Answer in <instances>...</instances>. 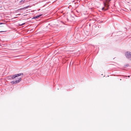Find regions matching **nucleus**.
<instances>
[{"mask_svg":"<svg viewBox=\"0 0 131 131\" xmlns=\"http://www.w3.org/2000/svg\"><path fill=\"white\" fill-rule=\"evenodd\" d=\"M109 3L107 1L106 3H104V5L105 6H106L108 7H109V5H108Z\"/></svg>","mask_w":131,"mask_h":131,"instance_id":"nucleus-4","label":"nucleus"},{"mask_svg":"<svg viewBox=\"0 0 131 131\" xmlns=\"http://www.w3.org/2000/svg\"><path fill=\"white\" fill-rule=\"evenodd\" d=\"M3 24L2 23H0V25H1V24Z\"/></svg>","mask_w":131,"mask_h":131,"instance_id":"nucleus-9","label":"nucleus"},{"mask_svg":"<svg viewBox=\"0 0 131 131\" xmlns=\"http://www.w3.org/2000/svg\"><path fill=\"white\" fill-rule=\"evenodd\" d=\"M26 0H22L20 2V3L21 4H22L24 3Z\"/></svg>","mask_w":131,"mask_h":131,"instance_id":"nucleus-6","label":"nucleus"},{"mask_svg":"<svg viewBox=\"0 0 131 131\" xmlns=\"http://www.w3.org/2000/svg\"><path fill=\"white\" fill-rule=\"evenodd\" d=\"M104 9V7H103V8H102V10H103Z\"/></svg>","mask_w":131,"mask_h":131,"instance_id":"nucleus-8","label":"nucleus"},{"mask_svg":"<svg viewBox=\"0 0 131 131\" xmlns=\"http://www.w3.org/2000/svg\"><path fill=\"white\" fill-rule=\"evenodd\" d=\"M126 57L131 60V52H127L125 54Z\"/></svg>","mask_w":131,"mask_h":131,"instance_id":"nucleus-2","label":"nucleus"},{"mask_svg":"<svg viewBox=\"0 0 131 131\" xmlns=\"http://www.w3.org/2000/svg\"><path fill=\"white\" fill-rule=\"evenodd\" d=\"M25 23H23L21 25H23L25 24Z\"/></svg>","mask_w":131,"mask_h":131,"instance_id":"nucleus-7","label":"nucleus"},{"mask_svg":"<svg viewBox=\"0 0 131 131\" xmlns=\"http://www.w3.org/2000/svg\"><path fill=\"white\" fill-rule=\"evenodd\" d=\"M21 80V78H20L19 80H16V81H13L11 82V83L12 84H16L17 83L19 82Z\"/></svg>","mask_w":131,"mask_h":131,"instance_id":"nucleus-3","label":"nucleus"},{"mask_svg":"<svg viewBox=\"0 0 131 131\" xmlns=\"http://www.w3.org/2000/svg\"><path fill=\"white\" fill-rule=\"evenodd\" d=\"M29 7V6H27V7H26L25 8H27V7Z\"/></svg>","mask_w":131,"mask_h":131,"instance_id":"nucleus-12","label":"nucleus"},{"mask_svg":"<svg viewBox=\"0 0 131 131\" xmlns=\"http://www.w3.org/2000/svg\"><path fill=\"white\" fill-rule=\"evenodd\" d=\"M111 0H109V1L108 2H108V3Z\"/></svg>","mask_w":131,"mask_h":131,"instance_id":"nucleus-10","label":"nucleus"},{"mask_svg":"<svg viewBox=\"0 0 131 131\" xmlns=\"http://www.w3.org/2000/svg\"><path fill=\"white\" fill-rule=\"evenodd\" d=\"M107 9H108V8H107V9H105V10H107Z\"/></svg>","mask_w":131,"mask_h":131,"instance_id":"nucleus-11","label":"nucleus"},{"mask_svg":"<svg viewBox=\"0 0 131 131\" xmlns=\"http://www.w3.org/2000/svg\"><path fill=\"white\" fill-rule=\"evenodd\" d=\"M23 73H21L13 75H10L7 77V79L8 80H11L12 79H13L17 77L20 76L21 75H23Z\"/></svg>","mask_w":131,"mask_h":131,"instance_id":"nucleus-1","label":"nucleus"},{"mask_svg":"<svg viewBox=\"0 0 131 131\" xmlns=\"http://www.w3.org/2000/svg\"><path fill=\"white\" fill-rule=\"evenodd\" d=\"M42 15V14H40L39 15H38L37 16H36L33 17V18L34 19H36L38 18L40 16H41Z\"/></svg>","mask_w":131,"mask_h":131,"instance_id":"nucleus-5","label":"nucleus"},{"mask_svg":"<svg viewBox=\"0 0 131 131\" xmlns=\"http://www.w3.org/2000/svg\"><path fill=\"white\" fill-rule=\"evenodd\" d=\"M128 77H129V76H128Z\"/></svg>","mask_w":131,"mask_h":131,"instance_id":"nucleus-13","label":"nucleus"}]
</instances>
